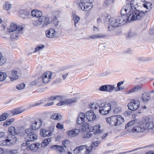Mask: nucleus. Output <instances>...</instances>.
<instances>
[{"instance_id": "50", "label": "nucleus", "mask_w": 154, "mask_h": 154, "mask_svg": "<svg viewBox=\"0 0 154 154\" xmlns=\"http://www.w3.org/2000/svg\"><path fill=\"white\" fill-rule=\"evenodd\" d=\"M103 19H104L105 21L107 22H109V23L110 22V19H111L112 17L110 15L107 14L105 16H103Z\"/></svg>"}, {"instance_id": "47", "label": "nucleus", "mask_w": 154, "mask_h": 154, "mask_svg": "<svg viewBox=\"0 0 154 154\" xmlns=\"http://www.w3.org/2000/svg\"><path fill=\"white\" fill-rule=\"evenodd\" d=\"M63 145L66 147L69 146L70 144V142L68 140H65L62 141Z\"/></svg>"}, {"instance_id": "32", "label": "nucleus", "mask_w": 154, "mask_h": 154, "mask_svg": "<svg viewBox=\"0 0 154 154\" xmlns=\"http://www.w3.org/2000/svg\"><path fill=\"white\" fill-rule=\"evenodd\" d=\"M89 106L91 109L94 110H96L98 109L99 108L100 106L97 103L92 102L90 104Z\"/></svg>"}, {"instance_id": "59", "label": "nucleus", "mask_w": 154, "mask_h": 154, "mask_svg": "<svg viewBox=\"0 0 154 154\" xmlns=\"http://www.w3.org/2000/svg\"><path fill=\"white\" fill-rule=\"evenodd\" d=\"M107 86L106 85L101 86L99 88V90L101 91H107Z\"/></svg>"}, {"instance_id": "3", "label": "nucleus", "mask_w": 154, "mask_h": 154, "mask_svg": "<svg viewBox=\"0 0 154 154\" xmlns=\"http://www.w3.org/2000/svg\"><path fill=\"white\" fill-rule=\"evenodd\" d=\"M94 0H76V3L81 9L85 11H88L93 7L92 3Z\"/></svg>"}, {"instance_id": "64", "label": "nucleus", "mask_w": 154, "mask_h": 154, "mask_svg": "<svg viewBox=\"0 0 154 154\" xmlns=\"http://www.w3.org/2000/svg\"><path fill=\"white\" fill-rule=\"evenodd\" d=\"M149 33L151 35H153L154 34V28L152 27L150 28L149 31Z\"/></svg>"}, {"instance_id": "52", "label": "nucleus", "mask_w": 154, "mask_h": 154, "mask_svg": "<svg viewBox=\"0 0 154 154\" xmlns=\"http://www.w3.org/2000/svg\"><path fill=\"white\" fill-rule=\"evenodd\" d=\"M124 82V81H122L118 83L117 84V87H118L117 91L122 90L124 89V88L121 87L120 86V85L123 84Z\"/></svg>"}, {"instance_id": "49", "label": "nucleus", "mask_w": 154, "mask_h": 154, "mask_svg": "<svg viewBox=\"0 0 154 154\" xmlns=\"http://www.w3.org/2000/svg\"><path fill=\"white\" fill-rule=\"evenodd\" d=\"M14 32L13 34L11 35V37L12 38H17L19 36V31L17 29Z\"/></svg>"}, {"instance_id": "27", "label": "nucleus", "mask_w": 154, "mask_h": 154, "mask_svg": "<svg viewBox=\"0 0 154 154\" xmlns=\"http://www.w3.org/2000/svg\"><path fill=\"white\" fill-rule=\"evenodd\" d=\"M40 134L43 137L50 136L51 135V133L48 130H47L45 129H41Z\"/></svg>"}, {"instance_id": "22", "label": "nucleus", "mask_w": 154, "mask_h": 154, "mask_svg": "<svg viewBox=\"0 0 154 154\" xmlns=\"http://www.w3.org/2000/svg\"><path fill=\"white\" fill-rule=\"evenodd\" d=\"M116 126L122 124L125 121L124 119L120 115H116Z\"/></svg>"}, {"instance_id": "33", "label": "nucleus", "mask_w": 154, "mask_h": 154, "mask_svg": "<svg viewBox=\"0 0 154 154\" xmlns=\"http://www.w3.org/2000/svg\"><path fill=\"white\" fill-rule=\"evenodd\" d=\"M28 142L29 141H28L27 140H26L24 142H23L21 144L22 147L21 148V150L20 151V154H23L24 153V149H26V147L29 145L28 143Z\"/></svg>"}, {"instance_id": "26", "label": "nucleus", "mask_w": 154, "mask_h": 154, "mask_svg": "<svg viewBox=\"0 0 154 154\" xmlns=\"http://www.w3.org/2000/svg\"><path fill=\"white\" fill-rule=\"evenodd\" d=\"M18 132L17 131L15 128L14 127H10L8 130V134H11V136H14V135L17 134Z\"/></svg>"}, {"instance_id": "15", "label": "nucleus", "mask_w": 154, "mask_h": 154, "mask_svg": "<svg viewBox=\"0 0 154 154\" xmlns=\"http://www.w3.org/2000/svg\"><path fill=\"white\" fill-rule=\"evenodd\" d=\"M80 131L79 129H73L70 131H67L66 134L69 137H75L78 135Z\"/></svg>"}, {"instance_id": "53", "label": "nucleus", "mask_w": 154, "mask_h": 154, "mask_svg": "<svg viewBox=\"0 0 154 154\" xmlns=\"http://www.w3.org/2000/svg\"><path fill=\"white\" fill-rule=\"evenodd\" d=\"M136 121V120H133L130 121L128 123V124L126 125L125 126V128H127L129 127L134 125L135 124Z\"/></svg>"}, {"instance_id": "9", "label": "nucleus", "mask_w": 154, "mask_h": 154, "mask_svg": "<svg viewBox=\"0 0 154 154\" xmlns=\"http://www.w3.org/2000/svg\"><path fill=\"white\" fill-rule=\"evenodd\" d=\"M60 102L56 104V105L58 106H61L64 105H70L72 103L75 102L76 101V100L75 98H72L70 99H66L64 101H60Z\"/></svg>"}, {"instance_id": "54", "label": "nucleus", "mask_w": 154, "mask_h": 154, "mask_svg": "<svg viewBox=\"0 0 154 154\" xmlns=\"http://www.w3.org/2000/svg\"><path fill=\"white\" fill-rule=\"evenodd\" d=\"M20 16L22 17L25 18L27 16V13L26 11L23 10L20 11Z\"/></svg>"}, {"instance_id": "42", "label": "nucleus", "mask_w": 154, "mask_h": 154, "mask_svg": "<svg viewBox=\"0 0 154 154\" xmlns=\"http://www.w3.org/2000/svg\"><path fill=\"white\" fill-rule=\"evenodd\" d=\"M47 102V100H46V98L43 99L42 100H40L39 101V102L35 103L34 104L32 105V107H35L36 106H37L40 105L42 103H44Z\"/></svg>"}, {"instance_id": "39", "label": "nucleus", "mask_w": 154, "mask_h": 154, "mask_svg": "<svg viewBox=\"0 0 154 154\" xmlns=\"http://www.w3.org/2000/svg\"><path fill=\"white\" fill-rule=\"evenodd\" d=\"M51 141V139L50 138H48L44 140L41 143L42 146V147L46 146L49 144V142Z\"/></svg>"}, {"instance_id": "51", "label": "nucleus", "mask_w": 154, "mask_h": 154, "mask_svg": "<svg viewBox=\"0 0 154 154\" xmlns=\"http://www.w3.org/2000/svg\"><path fill=\"white\" fill-rule=\"evenodd\" d=\"M8 117V113H5L3 114L0 116V122L3 121L5 120Z\"/></svg>"}, {"instance_id": "35", "label": "nucleus", "mask_w": 154, "mask_h": 154, "mask_svg": "<svg viewBox=\"0 0 154 154\" xmlns=\"http://www.w3.org/2000/svg\"><path fill=\"white\" fill-rule=\"evenodd\" d=\"M85 147V146H80L79 147H76L73 151L74 153L77 154L79 153L81 150H84Z\"/></svg>"}, {"instance_id": "43", "label": "nucleus", "mask_w": 154, "mask_h": 154, "mask_svg": "<svg viewBox=\"0 0 154 154\" xmlns=\"http://www.w3.org/2000/svg\"><path fill=\"white\" fill-rule=\"evenodd\" d=\"M44 47L45 46L44 45L42 44H39L35 48L34 52L41 51L43 50Z\"/></svg>"}, {"instance_id": "56", "label": "nucleus", "mask_w": 154, "mask_h": 154, "mask_svg": "<svg viewBox=\"0 0 154 154\" xmlns=\"http://www.w3.org/2000/svg\"><path fill=\"white\" fill-rule=\"evenodd\" d=\"M58 16L56 15L52 20V21L54 22V23L55 26L58 25L59 21L57 20V18Z\"/></svg>"}, {"instance_id": "23", "label": "nucleus", "mask_w": 154, "mask_h": 154, "mask_svg": "<svg viewBox=\"0 0 154 154\" xmlns=\"http://www.w3.org/2000/svg\"><path fill=\"white\" fill-rule=\"evenodd\" d=\"M63 99V96L60 95H56L55 96H52L50 97L46 98L47 101H54L56 100L57 101H61Z\"/></svg>"}, {"instance_id": "61", "label": "nucleus", "mask_w": 154, "mask_h": 154, "mask_svg": "<svg viewBox=\"0 0 154 154\" xmlns=\"http://www.w3.org/2000/svg\"><path fill=\"white\" fill-rule=\"evenodd\" d=\"M55 128V126L54 125H52L49 128L48 131H50L51 133V134L54 131Z\"/></svg>"}, {"instance_id": "31", "label": "nucleus", "mask_w": 154, "mask_h": 154, "mask_svg": "<svg viewBox=\"0 0 154 154\" xmlns=\"http://www.w3.org/2000/svg\"><path fill=\"white\" fill-rule=\"evenodd\" d=\"M106 35L104 34L99 33L98 34H95L94 35L90 36L89 37V38L95 39L97 38H103L106 37Z\"/></svg>"}, {"instance_id": "34", "label": "nucleus", "mask_w": 154, "mask_h": 154, "mask_svg": "<svg viewBox=\"0 0 154 154\" xmlns=\"http://www.w3.org/2000/svg\"><path fill=\"white\" fill-rule=\"evenodd\" d=\"M62 117V116L59 113H55L51 116V118L53 120H58L60 119Z\"/></svg>"}, {"instance_id": "16", "label": "nucleus", "mask_w": 154, "mask_h": 154, "mask_svg": "<svg viewBox=\"0 0 154 154\" xmlns=\"http://www.w3.org/2000/svg\"><path fill=\"white\" fill-rule=\"evenodd\" d=\"M85 114L83 112H80L77 116L76 120V123L78 125L83 123L85 122Z\"/></svg>"}, {"instance_id": "8", "label": "nucleus", "mask_w": 154, "mask_h": 154, "mask_svg": "<svg viewBox=\"0 0 154 154\" xmlns=\"http://www.w3.org/2000/svg\"><path fill=\"white\" fill-rule=\"evenodd\" d=\"M140 105V102L138 100L132 99L131 101L128 104V106L129 109L132 111H135L138 109Z\"/></svg>"}, {"instance_id": "41", "label": "nucleus", "mask_w": 154, "mask_h": 154, "mask_svg": "<svg viewBox=\"0 0 154 154\" xmlns=\"http://www.w3.org/2000/svg\"><path fill=\"white\" fill-rule=\"evenodd\" d=\"M11 7V5L8 2H6L3 5V9L5 10L8 11L10 9Z\"/></svg>"}, {"instance_id": "5", "label": "nucleus", "mask_w": 154, "mask_h": 154, "mask_svg": "<svg viewBox=\"0 0 154 154\" xmlns=\"http://www.w3.org/2000/svg\"><path fill=\"white\" fill-rule=\"evenodd\" d=\"M132 10L131 6L129 4H127L126 5H124L121 10L120 11L121 16L126 19L125 21H127V17L129 15V14H130L131 13Z\"/></svg>"}, {"instance_id": "14", "label": "nucleus", "mask_w": 154, "mask_h": 154, "mask_svg": "<svg viewBox=\"0 0 154 154\" xmlns=\"http://www.w3.org/2000/svg\"><path fill=\"white\" fill-rule=\"evenodd\" d=\"M86 118L88 121H94L96 118V116L94 112L91 110L87 112L85 115Z\"/></svg>"}, {"instance_id": "58", "label": "nucleus", "mask_w": 154, "mask_h": 154, "mask_svg": "<svg viewBox=\"0 0 154 154\" xmlns=\"http://www.w3.org/2000/svg\"><path fill=\"white\" fill-rule=\"evenodd\" d=\"M100 143V141H96L95 142H94L92 143L91 144V146H92V148L93 147H96L98 146V145Z\"/></svg>"}, {"instance_id": "25", "label": "nucleus", "mask_w": 154, "mask_h": 154, "mask_svg": "<svg viewBox=\"0 0 154 154\" xmlns=\"http://www.w3.org/2000/svg\"><path fill=\"white\" fill-rule=\"evenodd\" d=\"M17 27L16 23H11L10 25L8 27L7 31L9 32H14L17 30Z\"/></svg>"}, {"instance_id": "21", "label": "nucleus", "mask_w": 154, "mask_h": 154, "mask_svg": "<svg viewBox=\"0 0 154 154\" xmlns=\"http://www.w3.org/2000/svg\"><path fill=\"white\" fill-rule=\"evenodd\" d=\"M18 71L16 69H13L11 70V75L10 77L11 81H14L18 79Z\"/></svg>"}, {"instance_id": "2", "label": "nucleus", "mask_w": 154, "mask_h": 154, "mask_svg": "<svg viewBox=\"0 0 154 154\" xmlns=\"http://www.w3.org/2000/svg\"><path fill=\"white\" fill-rule=\"evenodd\" d=\"M5 134L4 132H0V146H10L16 143L17 139L16 137L14 136H8L5 140H2L1 138L5 137Z\"/></svg>"}, {"instance_id": "36", "label": "nucleus", "mask_w": 154, "mask_h": 154, "mask_svg": "<svg viewBox=\"0 0 154 154\" xmlns=\"http://www.w3.org/2000/svg\"><path fill=\"white\" fill-rule=\"evenodd\" d=\"M143 130V128L140 126H137L133 128L131 130L133 132H140Z\"/></svg>"}, {"instance_id": "12", "label": "nucleus", "mask_w": 154, "mask_h": 154, "mask_svg": "<svg viewBox=\"0 0 154 154\" xmlns=\"http://www.w3.org/2000/svg\"><path fill=\"white\" fill-rule=\"evenodd\" d=\"M37 136L36 134L33 131H31L27 134L25 140L28 141H33L37 139Z\"/></svg>"}, {"instance_id": "40", "label": "nucleus", "mask_w": 154, "mask_h": 154, "mask_svg": "<svg viewBox=\"0 0 154 154\" xmlns=\"http://www.w3.org/2000/svg\"><path fill=\"white\" fill-rule=\"evenodd\" d=\"M73 19L74 21L75 26L76 27V24L79 22L80 20V18L75 14L73 15Z\"/></svg>"}, {"instance_id": "46", "label": "nucleus", "mask_w": 154, "mask_h": 154, "mask_svg": "<svg viewBox=\"0 0 154 154\" xmlns=\"http://www.w3.org/2000/svg\"><path fill=\"white\" fill-rule=\"evenodd\" d=\"M150 99V97L147 94H143L142 96V100L144 102H146Z\"/></svg>"}, {"instance_id": "30", "label": "nucleus", "mask_w": 154, "mask_h": 154, "mask_svg": "<svg viewBox=\"0 0 154 154\" xmlns=\"http://www.w3.org/2000/svg\"><path fill=\"white\" fill-rule=\"evenodd\" d=\"M138 0H127V2L128 3V4H130L132 8V9L136 8L134 7V6L137 5L138 1Z\"/></svg>"}, {"instance_id": "63", "label": "nucleus", "mask_w": 154, "mask_h": 154, "mask_svg": "<svg viewBox=\"0 0 154 154\" xmlns=\"http://www.w3.org/2000/svg\"><path fill=\"white\" fill-rule=\"evenodd\" d=\"M147 4V3H146V2H145V3H143V6L144 7L148 9H150L151 8V7L149 6H147L146 5Z\"/></svg>"}, {"instance_id": "17", "label": "nucleus", "mask_w": 154, "mask_h": 154, "mask_svg": "<svg viewBox=\"0 0 154 154\" xmlns=\"http://www.w3.org/2000/svg\"><path fill=\"white\" fill-rule=\"evenodd\" d=\"M45 34L47 37L52 38L56 35L57 32L54 29L51 28L46 30Z\"/></svg>"}, {"instance_id": "62", "label": "nucleus", "mask_w": 154, "mask_h": 154, "mask_svg": "<svg viewBox=\"0 0 154 154\" xmlns=\"http://www.w3.org/2000/svg\"><path fill=\"white\" fill-rule=\"evenodd\" d=\"M92 134L90 133L89 132L87 133L86 134H84V137L85 138H89L91 137Z\"/></svg>"}, {"instance_id": "11", "label": "nucleus", "mask_w": 154, "mask_h": 154, "mask_svg": "<svg viewBox=\"0 0 154 154\" xmlns=\"http://www.w3.org/2000/svg\"><path fill=\"white\" fill-rule=\"evenodd\" d=\"M90 130L91 131L93 132L95 134H101L103 131L102 129H100V125L91 126L90 127Z\"/></svg>"}, {"instance_id": "10", "label": "nucleus", "mask_w": 154, "mask_h": 154, "mask_svg": "<svg viewBox=\"0 0 154 154\" xmlns=\"http://www.w3.org/2000/svg\"><path fill=\"white\" fill-rule=\"evenodd\" d=\"M41 119H37L32 122L30 128L32 130H35L39 129L42 125Z\"/></svg>"}, {"instance_id": "24", "label": "nucleus", "mask_w": 154, "mask_h": 154, "mask_svg": "<svg viewBox=\"0 0 154 154\" xmlns=\"http://www.w3.org/2000/svg\"><path fill=\"white\" fill-rule=\"evenodd\" d=\"M31 14L33 17L39 18L42 17V13L41 11L37 10H34L32 11Z\"/></svg>"}, {"instance_id": "7", "label": "nucleus", "mask_w": 154, "mask_h": 154, "mask_svg": "<svg viewBox=\"0 0 154 154\" xmlns=\"http://www.w3.org/2000/svg\"><path fill=\"white\" fill-rule=\"evenodd\" d=\"M52 73L50 71H47L45 72L41 75V78L42 82L44 84L48 83L52 78Z\"/></svg>"}, {"instance_id": "57", "label": "nucleus", "mask_w": 154, "mask_h": 154, "mask_svg": "<svg viewBox=\"0 0 154 154\" xmlns=\"http://www.w3.org/2000/svg\"><path fill=\"white\" fill-rule=\"evenodd\" d=\"M106 86H107V91L110 92L113 90L114 88V86L109 85H106Z\"/></svg>"}, {"instance_id": "19", "label": "nucleus", "mask_w": 154, "mask_h": 154, "mask_svg": "<svg viewBox=\"0 0 154 154\" xmlns=\"http://www.w3.org/2000/svg\"><path fill=\"white\" fill-rule=\"evenodd\" d=\"M51 148L53 150L56 151L57 152L61 153L64 152V149L63 147L57 145H54L51 147Z\"/></svg>"}, {"instance_id": "60", "label": "nucleus", "mask_w": 154, "mask_h": 154, "mask_svg": "<svg viewBox=\"0 0 154 154\" xmlns=\"http://www.w3.org/2000/svg\"><path fill=\"white\" fill-rule=\"evenodd\" d=\"M56 127L58 129H62L64 128L63 125L59 123H58L57 124Z\"/></svg>"}, {"instance_id": "55", "label": "nucleus", "mask_w": 154, "mask_h": 154, "mask_svg": "<svg viewBox=\"0 0 154 154\" xmlns=\"http://www.w3.org/2000/svg\"><path fill=\"white\" fill-rule=\"evenodd\" d=\"M6 61V59L4 57L2 56L0 58V65L4 64Z\"/></svg>"}, {"instance_id": "20", "label": "nucleus", "mask_w": 154, "mask_h": 154, "mask_svg": "<svg viewBox=\"0 0 154 154\" xmlns=\"http://www.w3.org/2000/svg\"><path fill=\"white\" fill-rule=\"evenodd\" d=\"M42 23L43 22L42 26L44 27L51 23L52 21V20L48 17L43 16L42 17Z\"/></svg>"}, {"instance_id": "1", "label": "nucleus", "mask_w": 154, "mask_h": 154, "mask_svg": "<svg viewBox=\"0 0 154 154\" xmlns=\"http://www.w3.org/2000/svg\"><path fill=\"white\" fill-rule=\"evenodd\" d=\"M128 17H127V21L141 20L143 18L145 15V13L142 11L134 9Z\"/></svg>"}, {"instance_id": "44", "label": "nucleus", "mask_w": 154, "mask_h": 154, "mask_svg": "<svg viewBox=\"0 0 154 154\" xmlns=\"http://www.w3.org/2000/svg\"><path fill=\"white\" fill-rule=\"evenodd\" d=\"M115 1V0H105L104 2L103 5L105 6H108L113 4Z\"/></svg>"}, {"instance_id": "37", "label": "nucleus", "mask_w": 154, "mask_h": 154, "mask_svg": "<svg viewBox=\"0 0 154 154\" xmlns=\"http://www.w3.org/2000/svg\"><path fill=\"white\" fill-rule=\"evenodd\" d=\"M33 24L35 26H39L42 23V17L38 18V20H34L32 22Z\"/></svg>"}, {"instance_id": "28", "label": "nucleus", "mask_w": 154, "mask_h": 154, "mask_svg": "<svg viewBox=\"0 0 154 154\" xmlns=\"http://www.w3.org/2000/svg\"><path fill=\"white\" fill-rule=\"evenodd\" d=\"M143 127L145 129H152L154 128V122H150L146 123Z\"/></svg>"}, {"instance_id": "4", "label": "nucleus", "mask_w": 154, "mask_h": 154, "mask_svg": "<svg viewBox=\"0 0 154 154\" xmlns=\"http://www.w3.org/2000/svg\"><path fill=\"white\" fill-rule=\"evenodd\" d=\"M126 19L122 16L112 17L110 19L109 24L116 28L122 25Z\"/></svg>"}, {"instance_id": "29", "label": "nucleus", "mask_w": 154, "mask_h": 154, "mask_svg": "<svg viewBox=\"0 0 154 154\" xmlns=\"http://www.w3.org/2000/svg\"><path fill=\"white\" fill-rule=\"evenodd\" d=\"M112 109L114 114H118L122 110V108L116 104H115L113 106H112Z\"/></svg>"}, {"instance_id": "38", "label": "nucleus", "mask_w": 154, "mask_h": 154, "mask_svg": "<svg viewBox=\"0 0 154 154\" xmlns=\"http://www.w3.org/2000/svg\"><path fill=\"white\" fill-rule=\"evenodd\" d=\"M14 121V119H11L8 120L4 122L3 126L4 127H6L10 125Z\"/></svg>"}, {"instance_id": "18", "label": "nucleus", "mask_w": 154, "mask_h": 154, "mask_svg": "<svg viewBox=\"0 0 154 154\" xmlns=\"http://www.w3.org/2000/svg\"><path fill=\"white\" fill-rule=\"evenodd\" d=\"M143 87L142 84L137 85L135 87L127 91L126 93V94H129L137 91L141 90Z\"/></svg>"}, {"instance_id": "6", "label": "nucleus", "mask_w": 154, "mask_h": 154, "mask_svg": "<svg viewBox=\"0 0 154 154\" xmlns=\"http://www.w3.org/2000/svg\"><path fill=\"white\" fill-rule=\"evenodd\" d=\"M111 109V107L110 103L105 104L102 103L99 106V111L100 114L106 115L109 113Z\"/></svg>"}, {"instance_id": "45", "label": "nucleus", "mask_w": 154, "mask_h": 154, "mask_svg": "<svg viewBox=\"0 0 154 154\" xmlns=\"http://www.w3.org/2000/svg\"><path fill=\"white\" fill-rule=\"evenodd\" d=\"M7 77V74L6 73L4 72H0V81H2L4 80Z\"/></svg>"}, {"instance_id": "48", "label": "nucleus", "mask_w": 154, "mask_h": 154, "mask_svg": "<svg viewBox=\"0 0 154 154\" xmlns=\"http://www.w3.org/2000/svg\"><path fill=\"white\" fill-rule=\"evenodd\" d=\"M84 146H85V149H86V150L85 151V153L86 154H89L92 150V146H91L87 147L86 145H84Z\"/></svg>"}, {"instance_id": "13", "label": "nucleus", "mask_w": 154, "mask_h": 154, "mask_svg": "<svg viewBox=\"0 0 154 154\" xmlns=\"http://www.w3.org/2000/svg\"><path fill=\"white\" fill-rule=\"evenodd\" d=\"M116 115H115L107 118L106 122L111 126H116Z\"/></svg>"}]
</instances>
